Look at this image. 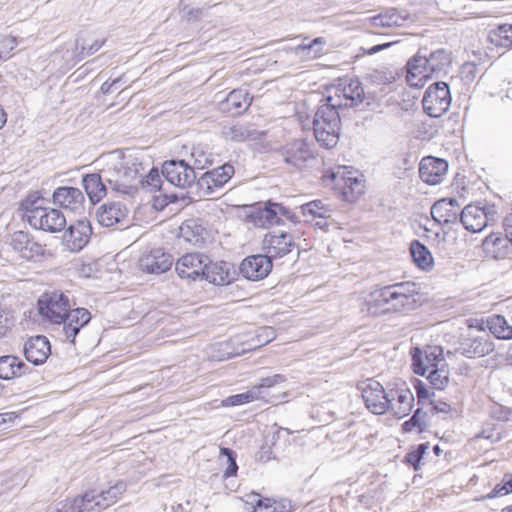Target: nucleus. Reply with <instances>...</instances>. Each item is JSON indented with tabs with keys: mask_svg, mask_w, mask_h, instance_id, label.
<instances>
[{
	"mask_svg": "<svg viewBox=\"0 0 512 512\" xmlns=\"http://www.w3.org/2000/svg\"><path fill=\"white\" fill-rule=\"evenodd\" d=\"M451 63L452 54L444 48L429 53L427 49H420L407 62V82L411 87H422L427 79L446 74Z\"/></svg>",
	"mask_w": 512,
	"mask_h": 512,
	"instance_id": "obj_1",
	"label": "nucleus"
},
{
	"mask_svg": "<svg viewBox=\"0 0 512 512\" xmlns=\"http://www.w3.org/2000/svg\"><path fill=\"white\" fill-rule=\"evenodd\" d=\"M281 154L287 164L297 169L303 168L313 158L309 145L301 139L286 144Z\"/></svg>",
	"mask_w": 512,
	"mask_h": 512,
	"instance_id": "obj_26",
	"label": "nucleus"
},
{
	"mask_svg": "<svg viewBox=\"0 0 512 512\" xmlns=\"http://www.w3.org/2000/svg\"><path fill=\"white\" fill-rule=\"evenodd\" d=\"M250 104L251 99L246 90L234 89L219 102L218 108L222 113L237 116L246 111Z\"/></svg>",
	"mask_w": 512,
	"mask_h": 512,
	"instance_id": "obj_30",
	"label": "nucleus"
},
{
	"mask_svg": "<svg viewBox=\"0 0 512 512\" xmlns=\"http://www.w3.org/2000/svg\"><path fill=\"white\" fill-rule=\"evenodd\" d=\"M75 305L71 303L69 293L61 290H51L44 292L38 299L37 306L41 317L55 326L63 320L70 307Z\"/></svg>",
	"mask_w": 512,
	"mask_h": 512,
	"instance_id": "obj_4",
	"label": "nucleus"
},
{
	"mask_svg": "<svg viewBox=\"0 0 512 512\" xmlns=\"http://www.w3.org/2000/svg\"><path fill=\"white\" fill-rule=\"evenodd\" d=\"M412 365L415 374L425 376L427 373V379L434 389L443 390L449 382V371L442 364L439 367L438 364L424 365L423 363V352L419 348H415L412 352Z\"/></svg>",
	"mask_w": 512,
	"mask_h": 512,
	"instance_id": "obj_8",
	"label": "nucleus"
},
{
	"mask_svg": "<svg viewBox=\"0 0 512 512\" xmlns=\"http://www.w3.org/2000/svg\"><path fill=\"white\" fill-rule=\"evenodd\" d=\"M172 264V256L161 250L151 251L139 259V268L149 274H162L168 271Z\"/></svg>",
	"mask_w": 512,
	"mask_h": 512,
	"instance_id": "obj_28",
	"label": "nucleus"
},
{
	"mask_svg": "<svg viewBox=\"0 0 512 512\" xmlns=\"http://www.w3.org/2000/svg\"><path fill=\"white\" fill-rule=\"evenodd\" d=\"M92 227L88 220H78L71 224L63 235V243L72 252L83 249L90 240Z\"/></svg>",
	"mask_w": 512,
	"mask_h": 512,
	"instance_id": "obj_18",
	"label": "nucleus"
},
{
	"mask_svg": "<svg viewBox=\"0 0 512 512\" xmlns=\"http://www.w3.org/2000/svg\"><path fill=\"white\" fill-rule=\"evenodd\" d=\"M123 168H124V159H122V168H120V173H119V177H118L119 183H115L112 191L131 195V194H133L132 193V185L126 179L125 173H123Z\"/></svg>",
	"mask_w": 512,
	"mask_h": 512,
	"instance_id": "obj_59",
	"label": "nucleus"
},
{
	"mask_svg": "<svg viewBox=\"0 0 512 512\" xmlns=\"http://www.w3.org/2000/svg\"><path fill=\"white\" fill-rule=\"evenodd\" d=\"M85 201L82 191L75 187L62 186L53 192L54 204L71 211H77L83 207Z\"/></svg>",
	"mask_w": 512,
	"mask_h": 512,
	"instance_id": "obj_32",
	"label": "nucleus"
},
{
	"mask_svg": "<svg viewBox=\"0 0 512 512\" xmlns=\"http://www.w3.org/2000/svg\"><path fill=\"white\" fill-rule=\"evenodd\" d=\"M29 371V367L18 357L5 355L0 357V379L11 380Z\"/></svg>",
	"mask_w": 512,
	"mask_h": 512,
	"instance_id": "obj_36",
	"label": "nucleus"
},
{
	"mask_svg": "<svg viewBox=\"0 0 512 512\" xmlns=\"http://www.w3.org/2000/svg\"><path fill=\"white\" fill-rule=\"evenodd\" d=\"M10 246L25 260H35L44 253L42 245L34 241L28 232L21 230L10 235Z\"/></svg>",
	"mask_w": 512,
	"mask_h": 512,
	"instance_id": "obj_19",
	"label": "nucleus"
},
{
	"mask_svg": "<svg viewBox=\"0 0 512 512\" xmlns=\"http://www.w3.org/2000/svg\"><path fill=\"white\" fill-rule=\"evenodd\" d=\"M234 174V167L231 164H224L211 171L205 172L198 183L205 188L208 193H213L216 189L222 188Z\"/></svg>",
	"mask_w": 512,
	"mask_h": 512,
	"instance_id": "obj_29",
	"label": "nucleus"
},
{
	"mask_svg": "<svg viewBox=\"0 0 512 512\" xmlns=\"http://www.w3.org/2000/svg\"><path fill=\"white\" fill-rule=\"evenodd\" d=\"M140 180V185L143 188L148 189V191L150 192H156L161 190L162 180L157 169H151L150 172L145 176H143L142 174Z\"/></svg>",
	"mask_w": 512,
	"mask_h": 512,
	"instance_id": "obj_50",
	"label": "nucleus"
},
{
	"mask_svg": "<svg viewBox=\"0 0 512 512\" xmlns=\"http://www.w3.org/2000/svg\"><path fill=\"white\" fill-rule=\"evenodd\" d=\"M391 313L406 312L414 309L417 285L414 282H399L388 285Z\"/></svg>",
	"mask_w": 512,
	"mask_h": 512,
	"instance_id": "obj_9",
	"label": "nucleus"
},
{
	"mask_svg": "<svg viewBox=\"0 0 512 512\" xmlns=\"http://www.w3.org/2000/svg\"><path fill=\"white\" fill-rule=\"evenodd\" d=\"M208 256L201 253H187L180 257L175 270L182 279L196 280L203 278Z\"/></svg>",
	"mask_w": 512,
	"mask_h": 512,
	"instance_id": "obj_16",
	"label": "nucleus"
},
{
	"mask_svg": "<svg viewBox=\"0 0 512 512\" xmlns=\"http://www.w3.org/2000/svg\"><path fill=\"white\" fill-rule=\"evenodd\" d=\"M400 16L395 9H390L383 14L374 17V24L376 26L391 27L399 25Z\"/></svg>",
	"mask_w": 512,
	"mask_h": 512,
	"instance_id": "obj_53",
	"label": "nucleus"
},
{
	"mask_svg": "<svg viewBox=\"0 0 512 512\" xmlns=\"http://www.w3.org/2000/svg\"><path fill=\"white\" fill-rule=\"evenodd\" d=\"M388 411L398 418L407 416L414 402V395L405 382H399L389 388Z\"/></svg>",
	"mask_w": 512,
	"mask_h": 512,
	"instance_id": "obj_12",
	"label": "nucleus"
},
{
	"mask_svg": "<svg viewBox=\"0 0 512 512\" xmlns=\"http://www.w3.org/2000/svg\"><path fill=\"white\" fill-rule=\"evenodd\" d=\"M327 97H339L344 107H354L362 103L364 89L358 79H345L335 88L334 95Z\"/></svg>",
	"mask_w": 512,
	"mask_h": 512,
	"instance_id": "obj_25",
	"label": "nucleus"
},
{
	"mask_svg": "<svg viewBox=\"0 0 512 512\" xmlns=\"http://www.w3.org/2000/svg\"><path fill=\"white\" fill-rule=\"evenodd\" d=\"M410 254L416 266L424 271H430L434 266V259L430 250L419 240L410 243Z\"/></svg>",
	"mask_w": 512,
	"mask_h": 512,
	"instance_id": "obj_39",
	"label": "nucleus"
},
{
	"mask_svg": "<svg viewBox=\"0 0 512 512\" xmlns=\"http://www.w3.org/2000/svg\"><path fill=\"white\" fill-rule=\"evenodd\" d=\"M414 387L417 393L418 403L420 404H424L430 399V396L434 394L431 393L429 388H427L426 385L420 380L416 381Z\"/></svg>",
	"mask_w": 512,
	"mask_h": 512,
	"instance_id": "obj_61",
	"label": "nucleus"
},
{
	"mask_svg": "<svg viewBox=\"0 0 512 512\" xmlns=\"http://www.w3.org/2000/svg\"><path fill=\"white\" fill-rule=\"evenodd\" d=\"M230 400L232 405H242L254 400H259V390L258 388H251L244 393L230 397Z\"/></svg>",
	"mask_w": 512,
	"mask_h": 512,
	"instance_id": "obj_56",
	"label": "nucleus"
},
{
	"mask_svg": "<svg viewBox=\"0 0 512 512\" xmlns=\"http://www.w3.org/2000/svg\"><path fill=\"white\" fill-rule=\"evenodd\" d=\"M324 44L325 40L322 37H317L309 43L298 45L296 47V53L310 59H315L321 56Z\"/></svg>",
	"mask_w": 512,
	"mask_h": 512,
	"instance_id": "obj_46",
	"label": "nucleus"
},
{
	"mask_svg": "<svg viewBox=\"0 0 512 512\" xmlns=\"http://www.w3.org/2000/svg\"><path fill=\"white\" fill-rule=\"evenodd\" d=\"M56 512H102L104 509L96 490H89L60 502Z\"/></svg>",
	"mask_w": 512,
	"mask_h": 512,
	"instance_id": "obj_14",
	"label": "nucleus"
},
{
	"mask_svg": "<svg viewBox=\"0 0 512 512\" xmlns=\"http://www.w3.org/2000/svg\"><path fill=\"white\" fill-rule=\"evenodd\" d=\"M441 350L438 349L437 347L434 348L433 351L431 352H427L425 351L424 355H423V363L424 365H431V364H438L439 365V359L438 357L441 356ZM443 359H440V362H442Z\"/></svg>",
	"mask_w": 512,
	"mask_h": 512,
	"instance_id": "obj_62",
	"label": "nucleus"
},
{
	"mask_svg": "<svg viewBox=\"0 0 512 512\" xmlns=\"http://www.w3.org/2000/svg\"><path fill=\"white\" fill-rule=\"evenodd\" d=\"M51 353V345L47 337L36 335L30 337L24 345V355L27 361L34 365L43 364Z\"/></svg>",
	"mask_w": 512,
	"mask_h": 512,
	"instance_id": "obj_27",
	"label": "nucleus"
},
{
	"mask_svg": "<svg viewBox=\"0 0 512 512\" xmlns=\"http://www.w3.org/2000/svg\"><path fill=\"white\" fill-rule=\"evenodd\" d=\"M220 455L226 458L227 468L224 471V477L235 476L238 470L236 453L230 448L222 447L220 448Z\"/></svg>",
	"mask_w": 512,
	"mask_h": 512,
	"instance_id": "obj_52",
	"label": "nucleus"
},
{
	"mask_svg": "<svg viewBox=\"0 0 512 512\" xmlns=\"http://www.w3.org/2000/svg\"><path fill=\"white\" fill-rule=\"evenodd\" d=\"M343 103L339 97H322L313 118L316 141L324 148L331 149L339 141L341 130L340 112Z\"/></svg>",
	"mask_w": 512,
	"mask_h": 512,
	"instance_id": "obj_2",
	"label": "nucleus"
},
{
	"mask_svg": "<svg viewBox=\"0 0 512 512\" xmlns=\"http://www.w3.org/2000/svg\"><path fill=\"white\" fill-rule=\"evenodd\" d=\"M122 168V158L117 155H109L106 158V165L99 173L108 187L113 190L115 183H119V173Z\"/></svg>",
	"mask_w": 512,
	"mask_h": 512,
	"instance_id": "obj_40",
	"label": "nucleus"
},
{
	"mask_svg": "<svg viewBox=\"0 0 512 512\" xmlns=\"http://www.w3.org/2000/svg\"><path fill=\"white\" fill-rule=\"evenodd\" d=\"M388 285L371 291L364 299L361 312L369 316H381L391 313Z\"/></svg>",
	"mask_w": 512,
	"mask_h": 512,
	"instance_id": "obj_22",
	"label": "nucleus"
},
{
	"mask_svg": "<svg viewBox=\"0 0 512 512\" xmlns=\"http://www.w3.org/2000/svg\"><path fill=\"white\" fill-rule=\"evenodd\" d=\"M251 501H247V504L251 505L252 511L248 512H274L273 501L270 499H259L257 494L249 496Z\"/></svg>",
	"mask_w": 512,
	"mask_h": 512,
	"instance_id": "obj_54",
	"label": "nucleus"
},
{
	"mask_svg": "<svg viewBox=\"0 0 512 512\" xmlns=\"http://www.w3.org/2000/svg\"><path fill=\"white\" fill-rule=\"evenodd\" d=\"M512 493V474L506 473L503 476L502 483L495 485L492 491L484 498L492 499L498 496H503Z\"/></svg>",
	"mask_w": 512,
	"mask_h": 512,
	"instance_id": "obj_51",
	"label": "nucleus"
},
{
	"mask_svg": "<svg viewBox=\"0 0 512 512\" xmlns=\"http://www.w3.org/2000/svg\"><path fill=\"white\" fill-rule=\"evenodd\" d=\"M105 43V39L94 40L91 44H80V39L77 38L75 41V49L73 51L72 61L78 62L84 59L86 56H90L96 53Z\"/></svg>",
	"mask_w": 512,
	"mask_h": 512,
	"instance_id": "obj_45",
	"label": "nucleus"
},
{
	"mask_svg": "<svg viewBox=\"0 0 512 512\" xmlns=\"http://www.w3.org/2000/svg\"><path fill=\"white\" fill-rule=\"evenodd\" d=\"M304 216L314 219H327L331 217L332 210L322 200H314L300 206Z\"/></svg>",
	"mask_w": 512,
	"mask_h": 512,
	"instance_id": "obj_43",
	"label": "nucleus"
},
{
	"mask_svg": "<svg viewBox=\"0 0 512 512\" xmlns=\"http://www.w3.org/2000/svg\"><path fill=\"white\" fill-rule=\"evenodd\" d=\"M16 45L17 42L14 37L0 34V60L8 58Z\"/></svg>",
	"mask_w": 512,
	"mask_h": 512,
	"instance_id": "obj_57",
	"label": "nucleus"
},
{
	"mask_svg": "<svg viewBox=\"0 0 512 512\" xmlns=\"http://www.w3.org/2000/svg\"><path fill=\"white\" fill-rule=\"evenodd\" d=\"M491 43L503 48H512V24H502L490 32Z\"/></svg>",
	"mask_w": 512,
	"mask_h": 512,
	"instance_id": "obj_44",
	"label": "nucleus"
},
{
	"mask_svg": "<svg viewBox=\"0 0 512 512\" xmlns=\"http://www.w3.org/2000/svg\"><path fill=\"white\" fill-rule=\"evenodd\" d=\"M82 184L86 194L91 202L97 203L102 200L109 189L105 181H103L100 173L86 174L82 178Z\"/></svg>",
	"mask_w": 512,
	"mask_h": 512,
	"instance_id": "obj_35",
	"label": "nucleus"
},
{
	"mask_svg": "<svg viewBox=\"0 0 512 512\" xmlns=\"http://www.w3.org/2000/svg\"><path fill=\"white\" fill-rule=\"evenodd\" d=\"M397 75L395 70L383 67L370 72L367 76V80L376 85H388L396 80Z\"/></svg>",
	"mask_w": 512,
	"mask_h": 512,
	"instance_id": "obj_47",
	"label": "nucleus"
},
{
	"mask_svg": "<svg viewBox=\"0 0 512 512\" xmlns=\"http://www.w3.org/2000/svg\"><path fill=\"white\" fill-rule=\"evenodd\" d=\"M495 349L489 336L468 338L460 343L457 352L467 358L484 357Z\"/></svg>",
	"mask_w": 512,
	"mask_h": 512,
	"instance_id": "obj_31",
	"label": "nucleus"
},
{
	"mask_svg": "<svg viewBox=\"0 0 512 512\" xmlns=\"http://www.w3.org/2000/svg\"><path fill=\"white\" fill-rule=\"evenodd\" d=\"M272 258L257 254L245 258L239 267L240 273L248 280L257 281L268 276L272 269Z\"/></svg>",
	"mask_w": 512,
	"mask_h": 512,
	"instance_id": "obj_17",
	"label": "nucleus"
},
{
	"mask_svg": "<svg viewBox=\"0 0 512 512\" xmlns=\"http://www.w3.org/2000/svg\"><path fill=\"white\" fill-rule=\"evenodd\" d=\"M191 158L193 159V168L203 170L212 163L206 152L200 147H193L191 152Z\"/></svg>",
	"mask_w": 512,
	"mask_h": 512,
	"instance_id": "obj_55",
	"label": "nucleus"
},
{
	"mask_svg": "<svg viewBox=\"0 0 512 512\" xmlns=\"http://www.w3.org/2000/svg\"><path fill=\"white\" fill-rule=\"evenodd\" d=\"M43 199L35 194L30 195L24 202L23 208L29 225L35 229L49 233L62 231L66 226L63 213L55 208L42 206Z\"/></svg>",
	"mask_w": 512,
	"mask_h": 512,
	"instance_id": "obj_3",
	"label": "nucleus"
},
{
	"mask_svg": "<svg viewBox=\"0 0 512 512\" xmlns=\"http://www.w3.org/2000/svg\"><path fill=\"white\" fill-rule=\"evenodd\" d=\"M281 217L291 222H299L296 214L281 203L268 201L263 208H259L254 215L255 223L262 227L281 224Z\"/></svg>",
	"mask_w": 512,
	"mask_h": 512,
	"instance_id": "obj_13",
	"label": "nucleus"
},
{
	"mask_svg": "<svg viewBox=\"0 0 512 512\" xmlns=\"http://www.w3.org/2000/svg\"><path fill=\"white\" fill-rule=\"evenodd\" d=\"M162 175L170 184L179 188L190 187L196 180L194 168L184 160L164 162Z\"/></svg>",
	"mask_w": 512,
	"mask_h": 512,
	"instance_id": "obj_11",
	"label": "nucleus"
},
{
	"mask_svg": "<svg viewBox=\"0 0 512 512\" xmlns=\"http://www.w3.org/2000/svg\"><path fill=\"white\" fill-rule=\"evenodd\" d=\"M274 512H292L293 506L291 500L289 499H280L279 501H273Z\"/></svg>",
	"mask_w": 512,
	"mask_h": 512,
	"instance_id": "obj_64",
	"label": "nucleus"
},
{
	"mask_svg": "<svg viewBox=\"0 0 512 512\" xmlns=\"http://www.w3.org/2000/svg\"><path fill=\"white\" fill-rule=\"evenodd\" d=\"M275 330L272 327H261L257 330L256 337L259 342V346L268 344L271 340L275 338Z\"/></svg>",
	"mask_w": 512,
	"mask_h": 512,
	"instance_id": "obj_60",
	"label": "nucleus"
},
{
	"mask_svg": "<svg viewBox=\"0 0 512 512\" xmlns=\"http://www.w3.org/2000/svg\"><path fill=\"white\" fill-rule=\"evenodd\" d=\"M493 213L485 207L467 205L460 214V221L466 230L476 233L482 231L492 219Z\"/></svg>",
	"mask_w": 512,
	"mask_h": 512,
	"instance_id": "obj_24",
	"label": "nucleus"
},
{
	"mask_svg": "<svg viewBox=\"0 0 512 512\" xmlns=\"http://www.w3.org/2000/svg\"><path fill=\"white\" fill-rule=\"evenodd\" d=\"M63 318L54 329L62 342L74 343L80 330L90 322L91 313L86 308L70 307Z\"/></svg>",
	"mask_w": 512,
	"mask_h": 512,
	"instance_id": "obj_6",
	"label": "nucleus"
},
{
	"mask_svg": "<svg viewBox=\"0 0 512 512\" xmlns=\"http://www.w3.org/2000/svg\"><path fill=\"white\" fill-rule=\"evenodd\" d=\"M424 111L434 118L442 116L451 105V94L446 82L438 81L431 84L422 99Z\"/></svg>",
	"mask_w": 512,
	"mask_h": 512,
	"instance_id": "obj_5",
	"label": "nucleus"
},
{
	"mask_svg": "<svg viewBox=\"0 0 512 512\" xmlns=\"http://www.w3.org/2000/svg\"><path fill=\"white\" fill-rule=\"evenodd\" d=\"M330 177L347 201L354 202L364 193V181L347 167H338L330 173Z\"/></svg>",
	"mask_w": 512,
	"mask_h": 512,
	"instance_id": "obj_10",
	"label": "nucleus"
},
{
	"mask_svg": "<svg viewBox=\"0 0 512 512\" xmlns=\"http://www.w3.org/2000/svg\"><path fill=\"white\" fill-rule=\"evenodd\" d=\"M237 277L234 264L226 261L212 262L209 259L205 267L203 278L217 286L232 283Z\"/></svg>",
	"mask_w": 512,
	"mask_h": 512,
	"instance_id": "obj_20",
	"label": "nucleus"
},
{
	"mask_svg": "<svg viewBox=\"0 0 512 512\" xmlns=\"http://www.w3.org/2000/svg\"><path fill=\"white\" fill-rule=\"evenodd\" d=\"M366 408L376 415H382L388 411V393L382 384L376 380L368 379L358 386Z\"/></svg>",
	"mask_w": 512,
	"mask_h": 512,
	"instance_id": "obj_7",
	"label": "nucleus"
},
{
	"mask_svg": "<svg viewBox=\"0 0 512 512\" xmlns=\"http://www.w3.org/2000/svg\"><path fill=\"white\" fill-rule=\"evenodd\" d=\"M428 413L426 411H423L421 408H418L415 412L413 417V421L418 424L419 432H422L426 426V418Z\"/></svg>",
	"mask_w": 512,
	"mask_h": 512,
	"instance_id": "obj_63",
	"label": "nucleus"
},
{
	"mask_svg": "<svg viewBox=\"0 0 512 512\" xmlns=\"http://www.w3.org/2000/svg\"><path fill=\"white\" fill-rule=\"evenodd\" d=\"M140 170H143L141 163L131 162L124 160V168L123 173H125L126 179L131 183L132 185V193H134L137 190V186L141 182V175L142 173Z\"/></svg>",
	"mask_w": 512,
	"mask_h": 512,
	"instance_id": "obj_49",
	"label": "nucleus"
},
{
	"mask_svg": "<svg viewBox=\"0 0 512 512\" xmlns=\"http://www.w3.org/2000/svg\"><path fill=\"white\" fill-rule=\"evenodd\" d=\"M296 247L293 234L284 231H274L265 235L263 250L272 259L282 258Z\"/></svg>",
	"mask_w": 512,
	"mask_h": 512,
	"instance_id": "obj_15",
	"label": "nucleus"
},
{
	"mask_svg": "<svg viewBox=\"0 0 512 512\" xmlns=\"http://www.w3.org/2000/svg\"><path fill=\"white\" fill-rule=\"evenodd\" d=\"M126 489V482L120 480L117 481L113 486H110L107 490H101L97 492V496L100 499L104 509H107L117 502V500L126 491Z\"/></svg>",
	"mask_w": 512,
	"mask_h": 512,
	"instance_id": "obj_42",
	"label": "nucleus"
},
{
	"mask_svg": "<svg viewBox=\"0 0 512 512\" xmlns=\"http://www.w3.org/2000/svg\"><path fill=\"white\" fill-rule=\"evenodd\" d=\"M206 234L205 228L194 219L186 220L180 226L181 238L193 245L204 243Z\"/></svg>",
	"mask_w": 512,
	"mask_h": 512,
	"instance_id": "obj_38",
	"label": "nucleus"
},
{
	"mask_svg": "<svg viewBox=\"0 0 512 512\" xmlns=\"http://www.w3.org/2000/svg\"><path fill=\"white\" fill-rule=\"evenodd\" d=\"M286 377L282 374H274L272 376H268L260 379V383L253 386L252 388H258L259 390V400H268V389L286 382Z\"/></svg>",
	"mask_w": 512,
	"mask_h": 512,
	"instance_id": "obj_48",
	"label": "nucleus"
},
{
	"mask_svg": "<svg viewBox=\"0 0 512 512\" xmlns=\"http://www.w3.org/2000/svg\"><path fill=\"white\" fill-rule=\"evenodd\" d=\"M489 331L498 339H512V326L502 315H494L487 320Z\"/></svg>",
	"mask_w": 512,
	"mask_h": 512,
	"instance_id": "obj_41",
	"label": "nucleus"
},
{
	"mask_svg": "<svg viewBox=\"0 0 512 512\" xmlns=\"http://www.w3.org/2000/svg\"><path fill=\"white\" fill-rule=\"evenodd\" d=\"M460 206L454 198H442L431 207V216L438 223H453L457 220Z\"/></svg>",
	"mask_w": 512,
	"mask_h": 512,
	"instance_id": "obj_33",
	"label": "nucleus"
},
{
	"mask_svg": "<svg viewBox=\"0 0 512 512\" xmlns=\"http://www.w3.org/2000/svg\"><path fill=\"white\" fill-rule=\"evenodd\" d=\"M262 132L255 128L253 124H234L225 126L221 135L225 140L232 142H244L247 140H258L262 136Z\"/></svg>",
	"mask_w": 512,
	"mask_h": 512,
	"instance_id": "obj_34",
	"label": "nucleus"
},
{
	"mask_svg": "<svg viewBox=\"0 0 512 512\" xmlns=\"http://www.w3.org/2000/svg\"><path fill=\"white\" fill-rule=\"evenodd\" d=\"M127 215V208L120 202L104 203L96 211L98 223L104 227L114 225L128 227Z\"/></svg>",
	"mask_w": 512,
	"mask_h": 512,
	"instance_id": "obj_23",
	"label": "nucleus"
},
{
	"mask_svg": "<svg viewBox=\"0 0 512 512\" xmlns=\"http://www.w3.org/2000/svg\"><path fill=\"white\" fill-rule=\"evenodd\" d=\"M510 239L501 233H491L482 242V248L487 256L498 259L506 255Z\"/></svg>",
	"mask_w": 512,
	"mask_h": 512,
	"instance_id": "obj_37",
	"label": "nucleus"
},
{
	"mask_svg": "<svg viewBox=\"0 0 512 512\" xmlns=\"http://www.w3.org/2000/svg\"><path fill=\"white\" fill-rule=\"evenodd\" d=\"M478 67L475 63L466 62L461 66L460 77L465 83H471L475 80Z\"/></svg>",
	"mask_w": 512,
	"mask_h": 512,
	"instance_id": "obj_58",
	"label": "nucleus"
},
{
	"mask_svg": "<svg viewBox=\"0 0 512 512\" xmlns=\"http://www.w3.org/2000/svg\"><path fill=\"white\" fill-rule=\"evenodd\" d=\"M448 162L433 156L424 157L419 164V176L429 185L440 184L447 173Z\"/></svg>",
	"mask_w": 512,
	"mask_h": 512,
	"instance_id": "obj_21",
	"label": "nucleus"
}]
</instances>
